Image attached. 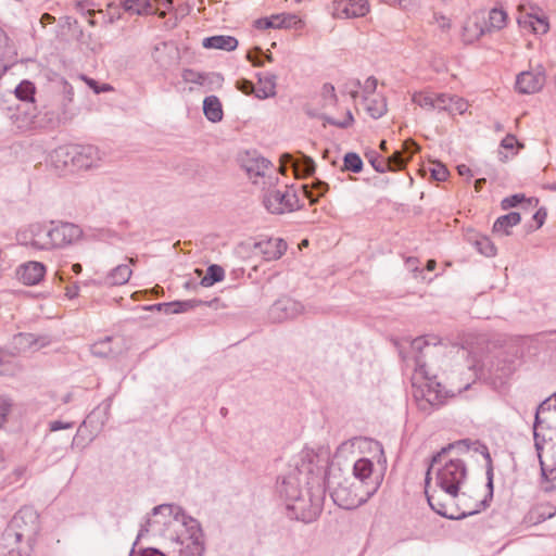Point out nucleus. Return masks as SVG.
I'll list each match as a JSON object with an SVG mask.
<instances>
[{
  "label": "nucleus",
  "mask_w": 556,
  "mask_h": 556,
  "mask_svg": "<svg viewBox=\"0 0 556 556\" xmlns=\"http://www.w3.org/2000/svg\"><path fill=\"white\" fill-rule=\"evenodd\" d=\"M330 464L329 457H320L313 450H303L290 464V470L277 482V492L286 502L300 496L305 489L323 484V469Z\"/></svg>",
  "instance_id": "f257e3e1"
},
{
  "label": "nucleus",
  "mask_w": 556,
  "mask_h": 556,
  "mask_svg": "<svg viewBox=\"0 0 556 556\" xmlns=\"http://www.w3.org/2000/svg\"><path fill=\"white\" fill-rule=\"evenodd\" d=\"M39 515L31 506H23L20 508L7 525L1 535V544L12 554L16 549V545L26 541L30 547L36 541L39 532Z\"/></svg>",
  "instance_id": "f03ea898"
},
{
  "label": "nucleus",
  "mask_w": 556,
  "mask_h": 556,
  "mask_svg": "<svg viewBox=\"0 0 556 556\" xmlns=\"http://www.w3.org/2000/svg\"><path fill=\"white\" fill-rule=\"evenodd\" d=\"M416 365L420 372L425 375V383L418 387L414 392V397L417 402L418 408L427 414L439 409L445 404V400L454 397L456 393L452 390L445 389L437 377H429L425 370L426 365L421 363L420 356H416Z\"/></svg>",
  "instance_id": "7ed1b4c3"
},
{
  "label": "nucleus",
  "mask_w": 556,
  "mask_h": 556,
  "mask_svg": "<svg viewBox=\"0 0 556 556\" xmlns=\"http://www.w3.org/2000/svg\"><path fill=\"white\" fill-rule=\"evenodd\" d=\"M323 484L320 485L323 498H325L326 491H329L330 496L336 505L343 509H354L361 506L366 500L358 497L357 494L349 485V480H341V475H336L329 464L323 469Z\"/></svg>",
  "instance_id": "20e7f679"
},
{
  "label": "nucleus",
  "mask_w": 556,
  "mask_h": 556,
  "mask_svg": "<svg viewBox=\"0 0 556 556\" xmlns=\"http://www.w3.org/2000/svg\"><path fill=\"white\" fill-rule=\"evenodd\" d=\"M323 505L324 498L320 486L305 489L303 494L287 503V516L290 519L309 523L319 517Z\"/></svg>",
  "instance_id": "39448f33"
},
{
  "label": "nucleus",
  "mask_w": 556,
  "mask_h": 556,
  "mask_svg": "<svg viewBox=\"0 0 556 556\" xmlns=\"http://www.w3.org/2000/svg\"><path fill=\"white\" fill-rule=\"evenodd\" d=\"M50 228L46 230V240L43 242L33 239L31 245L49 250L53 248H64L78 241L83 237V229L70 222L51 220Z\"/></svg>",
  "instance_id": "423d86ee"
},
{
  "label": "nucleus",
  "mask_w": 556,
  "mask_h": 556,
  "mask_svg": "<svg viewBox=\"0 0 556 556\" xmlns=\"http://www.w3.org/2000/svg\"><path fill=\"white\" fill-rule=\"evenodd\" d=\"M467 465L463 459H450L437 471V484L452 497L459 494L462 484L467 479Z\"/></svg>",
  "instance_id": "0eeeda50"
},
{
  "label": "nucleus",
  "mask_w": 556,
  "mask_h": 556,
  "mask_svg": "<svg viewBox=\"0 0 556 556\" xmlns=\"http://www.w3.org/2000/svg\"><path fill=\"white\" fill-rule=\"evenodd\" d=\"M54 157L62 160L65 166L72 163L79 169H89L100 160L99 149L91 144L60 147L54 150Z\"/></svg>",
  "instance_id": "6e6552de"
},
{
  "label": "nucleus",
  "mask_w": 556,
  "mask_h": 556,
  "mask_svg": "<svg viewBox=\"0 0 556 556\" xmlns=\"http://www.w3.org/2000/svg\"><path fill=\"white\" fill-rule=\"evenodd\" d=\"M173 516L174 520L180 521L182 525H188L190 522L194 521V518L186 513L184 507L177 505V504H161L152 508L151 515L152 516H159L162 515L164 520H152L151 517L148 515L144 519V522L141 525L140 530L138 532L137 539L135 541V544L146 534L149 532L150 528L155 525H167L166 516Z\"/></svg>",
  "instance_id": "1a4fd4ad"
},
{
  "label": "nucleus",
  "mask_w": 556,
  "mask_h": 556,
  "mask_svg": "<svg viewBox=\"0 0 556 556\" xmlns=\"http://www.w3.org/2000/svg\"><path fill=\"white\" fill-rule=\"evenodd\" d=\"M263 205L271 214H283L302 208L300 200L294 190L280 191L270 189L263 195Z\"/></svg>",
  "instance_id": "9d476101"
},
{
  "label": "nucleus",
  "mask_w": 556,
  "mask_h": 556,
  "mask_svg": "<svg viewBox=\"0 0 556 556\" xmlns=\"http://www.w3.org/2000/svg\"><path fill=\"white\" fill-rule=\"evenodd\" d=\"M304 311L301 302L283 295L277 299L268 309V318L273 323H282L300 316Z\"/></svg>",
  "instance_id": "9b49d317"
},
{
  "label": "nucleus",
  "mask_w": 556,
  "mask_h": 556,
  "mask_svg": "<svg viewBox=\"0 0 556 556\" xmlns=\"http://www.w3.org/2000/svg\"><path fill=\"white\" fill-rule=\"evenodd\" d=\"M22 114L24 115V119L29 121V122L33 118L39 117L42 115L43 117L41 121H45L46 125L50 128H55L59 125H61L62 123H65L70 118L67 109H64V108H62L61 111L60 110L55 111L48 106H43V109L41 111H39L38 115H36L27 110H22L21 105L16 106L15 113L10 115V117L20 119Z\"/></svg>",
  "instance_id": "f8f14e48"
},
{
  "label": "nucleus",
  "mask_w": 556,
  "mask_h": 556,
  "mask_svg": "<svg viewBox=\"0 0 556 556\" xmlns=\"http://www.w3.org/2000/svg\"><path fill=\"white\" fill-rule=\"evenodd\" d=\"M545 84V72L542 66L535 71H523L516 77L515 88L521 94L539 92Z\"/></svg>",
  "instance_id": "ddd939ff"
},
{
  "label": "nucleus",
  "mask_w": 556,
  "mask_h": 556,
  "mask_svg": "<svg viewBox=\"0 0 556 556\" xmlns=\"http://www.w3.org/2000/svg\"><path fill=\"white\" fill-rule=\"evenodd\" d=\"M302 25L301 18L293 13L273 14L254 21V27L257 29H300Z\"/></svg>",
  "instance_id": "4468645a"
},
{
  "label": "nucleus",
  "mask_w": 556,
  "mask_h": 556,
  "mask_svg": "<svg viewBox=\"0 0 556 556\" xmlns=\"http://www.w3.org/2000/svg\"><path fill=\"white\" fill-rule=\"evenodd\" d=\"M332 15L337 18L363 17L369 12L368 0H334Z\"/></svg>",
  "instance_id": "2eb2a0df"
},
{
  "label": "nucleus",
  "mask_w": 556,
  "mask_h": 556,
  "mask_svg": "<svg viewBox=\"0 0 556 556\" xmlns=\"http://www.w3.org/2000/svg\"><path fill=\"white\" fill-rule=\"evenodd\" d=\"M514 370L515 362L507 355L498 354L489 368V379H491L494 384H503Z\"/></svg>",
  "instance_id": "dca6fc26"
},
{
  "label": "nucleus",
  "mask_w": 556,
  "mask_h": 556,
  "mask_svg": "<svg viewBox=\"0 0 556 556\" xmlns=\"http://www.w3.org/2000/svg\"><path fill=\"white\" fill-rule=\"evenodd\" d=\"M46 266L40 262L30 261L20 265L15 275L25 286L38 285L45 277Z\"/></svg>",
  "instance_id": "f3484780"
},
{
  "label": "nucleus",
  "mask_w": 556,
  "mask_h": 556,
  "mask_svg": "<svg viewBox=\"0 0 556 556\" xmlns=\"http://www.w3.org/2000/svg\"><path fill=\"white\" fill-rule=\"evenodd\" d=\"M301 159L295 160L292 154L286 152L280 155V163L282 166H292L295 174L301 177L312 176L315 173L316 164L311 156L303 153L300 154Z\"/></svg>",
  "instance_id": "a211bd4d"
},
{
  "label": "nucleus",
  "mask_w": 556,
  "mask_h": 556,
  "mask_svg": "<svg viewBox=\"0 0 556 556\" xmlns=\"http://www.w3.org/2000/svg\"><path fill=\"white\" fill-rule=\"evenodd\" d=\"M266 261L279 260L287 251V242L281 238H268L254 244Z\"/></svg>",
  "instance_id": "6ab92c4d"
},
{
  "label": "nucleus",
  "mask_w": 556,
  "mask_h": 556,
  "mask_svg": "<svg viewBox=\"0 0 556 556\" xmlns=\"http://www.w3.org/2000/svg\"><path fill=\"white\" fill-rule=\"evenodd\" d=\"M131 269L126 264H121L114 267L104 278L102 279H93L91 283L94 286H122L128 282L131 277Z\"/></svg>",
  "instance_id": "aec40b11"
},
{
  "label": "nucleus",
  "mask_w": 556,
  "mask_h": 556,
  "mask_svg": "<svg viewBox=\"0 0 556 556\" xmlns=\"http://www.w3.org/2000/svg\"><path fill=\"white\" fill-rule=\"evenodd\" d=\"M238 45V39L229 35H215L205 37L202 40V47L205 49L224 50L227 52L236 50Z\"/></svg>",
  "instance_id": "412c9836"
},
{
  "label": "nucleus",
  "mask_w": 556,
  "mask_h": 556,
  "mask_svg": "<svg viewBox=\"0 0 556 556\" xmlns=\"http://www.w3.org/2000/svg\"><path fill=\"white\" fill-rule=\"evenodd\" d=\"M521 215L519 212H509L508 214L497 217L493 224V233L501 236H510L511 228L520 224Z\"/></svg>",
  "instance_id": "4be33fe9"
},
{
  "label": "nucleus",
  "mask_w": 556,
  "mask_h": 556,
  "mask_svg": "<svg viewBox=\"0 0 556 556\" xmlns=\"http://www.w3.org/2000/svg\"><path fill=\"white\" fill-rule=\"evenodd\" d=\"M256 78L260 87L255 91L257 99H267L276 96V80L277 76L271 73H256Z\"/></svg>",
  "instance_id": "5701e85b"
},
{
  "label": "nucleus",
  "mask_w": 556,
  "mask_h": 556,
  "mask_svg": "<svg viewBox=\"0 0 556 556\" xmlns=\"http://www.w3.org/2000/svg\"><path fill=\"white\" fill-rule=\"evenodd\" d=\"M270 161L263 156H251L247 153V159L242 160V167L249 177H258L265 175V169L269 167Z\"/></svg>",
  "instance_id": "b1692460"
},
{
  "label": "nucleus",
  "mask_w": 556,
  "mask_h": 556,
  "mask_svg": "<svg viewBox=\"0 0 556 556\" xmlns=\"http://www.w3.org/2000/svg\"><path fill=\"white\" fill-rule=\"evenodd\" d=\"M203 114L212 123H218L223 119L224 111L218 97L212 94L204 98Z\"/></svg>",
  "instance_id": "393cba45"
},
{
  "label": "nucleus",
  "mask_w": 556,
  "mask_h": 556,
  "mask_svg": "<svg viewBox=\"0 0 556 556\" xmlns=\"http://www.w3.org/2000/svg\"><path fill=\"white\" fill-rule=\"evenodd\" d=\"M126 12L137 15L154 14L157 10L154 0H123Z\"/></svg>",
  "instance_id": "a878e982"
},
{
  "label": "nucleus",
  "mask_w": 556,
  "mask_h": 556,
  "mask_svg": "<svg viewBox=\"0 0 556 556\" xmlns=\"http://www.w3.org/2000/svg\"><path fill=\"white\" fill-rule=\"evenodd\" d=\"M303 194L309 200L311 204H316L320 197L325 195L329 190V185L318 178L311 184L302 185Z\"/></svg>",
  "instance_id": "bb28decb"
},
{
  "label": "nucleus",
  "mask_w": 556,
  "mask_h": 556,
  "mask_svg": "<svg viewBox=\"0 0 556 556\" xmlns=\"http://www.w3.org/2000/svg\"><path fill=\"white\" fill-rule=\"evenodd\" d=\"M520 26H530L532 31L536 35H544L549 29L547 17L538 16L535 14L528 13L527 15L518 18Z\"/></svg>",
  "instance_id": "cd10ccee"
},
{
  "label": "nucleus",
  "mask_w": 556,
  "mask_h": 556,
  "mask_svg": "<svg viewBox=\"0 0 556 556\" xmlns=\"http://www.w3.org/2000/svg\"><path fill=\"white\" fill-rule=\"evenodd\" d=\"M485 478L486 494L484 495L483 500L476 504V508L471 510L472 515L486 509L491 505L494 496V466H490L488 469H485Z\"/></svg>",
  "instance_id": "c85d7f7f"
},
{
  "label": "nucleus",
  "mask_w": 556,
  "mask_h": 556,
  "mask_svg": "<svg viewBox=\"0 0 556 556\" xmlns=\"http://www.w3.org/2000/svg\"><path fill=\"white\" fill-rule=\"evenodd\" d=\"M219 301L218 298H214L211 301H203L200 299H190L184 301H173L170 314H180L191 309H194L198 306L206 305L208 307H213Z\"/></svg>",
  "instance_id": "c756f323"
},
{
  "label": "nucleus",
  "mask_w": 556,
  "mask_h": 556,
  "mask_svg": "<svg viewBox=\"0 0 556 556\" xmlns=\"http://www.w3.org/2000/svg\"><path fill=\"white\" fill-rule=\"evenodd\" d=\"M181 77L186 83H193L200 86L206 85V80L208 78H216L218 85H220L224 80L223 75L219 73H201L192 68H185L182 71Z\"/></svg>",
  "instance_id": "7c9ffc66"
},
{
  "label": "nucleus",
  "mask_w": 556,
  "mask_h": 556,
  "mask_svg": "<svg viewBox=\"0 0 556 556\" xmlns=\"http://www.w3.org/2000/svg\"><path fill=\"white\" fill-rule=\"evenodd\" d=\"M177 544L182 545L179 549V556H203L206 549L205 541H197V538H193V541L190 540L186 545L184 541L180 540V536L172 538Z\"/></svg>",
  "instance_id": "2f4dec72"
},
{
  "label": "nucleus",
  "mask_w": 556,
  "mask_h": 556,
  "mask_svg": "<svg viewBox=\"0 0 556 556\" xmlns=\"http://www.w3.org/2000/svg\"><path fill=\"white\" fill-rule=\"evenodd\" d=\"M425 493H426L427 502H428L429 506L431 507V509L444 518H447L451 520H462L468 516H472L471 510L462 511L459 514L448 513L446 509V506L443 503H441L439 501L435 502L434 496L429 494L427 491Z\"/></svg>",
  "instance_id": "473e14b6"
},
{
  "label": "nucleus",
  "mask_w": 556,
  "mask_h": 556,
  "mask_svg": "<svg viewBox=\"0 0 556 556\" xmlns=\"http://www.w3.org/2000/svg\"><path fill=\"white\" fill-rule=\"evenodd\" d=\"M35 84L28 79L22 80L14 89L15 99L25 102L26 104L35 102Z\"/></svg>",
  "instance_id": "72a5a7b5"
},
{
  "label": "nucleus",
  "mask_w": 556,
  "mask_h": 556,
  "mask_svg": "<svg viewBox=\"0 0 556 556\" xmlns=\"http://www.w3.org/2000/svg\"><path fill=\"white\" fill-rule=\"evenodd\" d=\"M367 101L366 111L374 119L382 117L387 113V100L382 96H376L371 99L365 97Z\"/></svg>",
  "instance_id": "f704fd0d"
},
{
  "label": "nucleus",
  "mask_w": 556,
  "mask_h": 556,
  "mask_svg": "<svg viewBox=\"0 0 556 556\" xmlns=\"http://www.w3.org/2000/svg\"><path fill=\"white\" fill-rule=\"evenodd\" d=\"M225 278V270L218 264H211L206 268L205 276L200 280V286L212 287L217 282L223 281Z\"/></svg>",
  "instance_id": "c9c22d12"
},
{
  "label": "nucleus",
  "mask_w": 556,
  "mask_h": 556,
  "mask_svg": "<svg viewBox=\"0 0 556 556\" xmlns=\"http://www.w3.org/2000/svg\"><path fill=\"white\" fill-rule=\"evenodd\" d=\"M112 337H105L94 342L90 348L91 354L97 357H114L117 352L112 348Z\"/></svg>",
  "instance_id": "e433bc0d"
},
{
  "label": "nucleus",
  "mask_w": 556,
  "mask_h": 556,
  "mask_svg": "<svg viewBox=\"0 0 556 556\" xmlns=\"http://www.w3.org/2000/svg\"><path fill=\"white\" fill-rule=\"evenodd\" d=\"M478 252L486 257L496 255V247L486 236L476 235L473 239H470Z\"/></svg>",
  "instance_id": "4c0bfd02"
},
{
  "label": "nucleus",
  "mask_w": 556,
  "mask_h": 556,
  "mask_svg": "<svg viewBox=\"0 0 556 556\" xmlns=\"http://www.w3.org/2000/svg\"><path fill=\"white\" fill-rule=\"evenodd\" d=\"M372 471L374 463L369 458L363 457L354 463L353 475L362 482H365L366 479H369Z\"/></svg>",
  "instance_id": "58836bf2"
},
{
  "label": "nucleus",
  "mask_w": 556,
  "mask_h": 556,
  "mask_svg": "<svg viewBox=\"0 0 556 556\" xmlns=\"http://www.w3.org/2000/svg\"><path fill=\"white\" fill-rule=\"evenodd\" d=\"M364 162L358 153L346 152L343 156V172L358 174L363 170Z\"/></svg>",
  "instance_id": "ea45409f"
},
{
  "label": "nucleus",
  "mask_w": 556,
  "mask_h": 556,
  "mask_svg": "<svg viewBox=\"0 0 556 556\" xmlns=\"http://www.w3.org/2000/svg\"><path fill=\"white\" fill-rule=\"evenodd\" d=\"M464 445L466 451L470 448V440L469 439H463V440H459L455 443H450L445 446H443L440 451H438L437 453H434L432 456H431V466H434L439 463H441L442 460V457L446 454H448L455 446H462Z\"/></svg>",
  "instance_id": "a19ab883"
},
{
  "label": "nucleus",
  "mask_w": 556,
  "mask_h": 556,
  "mask_svg": "<svg viewBox=\"0 0 556 556\" xmlns=\"http://www.w3.org/2000/svg\"><path fill=\"white\" fill-rule=\"evenodd\" d=\"M388 170H400L409 162V156L405 152L397 150L387 160Z\"/></svg>",
  "instance_id": "79ce46f5"
},
{
  "label": "nucleus",
  "mask_w": 556,
  "mask_h": 556,
  "mask_svg": "<svg viewBox=\"0 0 556 556\" xmlns=\"http://www.w3.org/2000/svg\"><path fill=\"white\" fill-rule=\"evenodd\" d=\"M60 87V93H59V102L62 108L67 109V105L72 103L73 97H74V88L73 86L65 80L64 78H61L59 81Z\"/></svg>",
  "instance_id": "37998d69"
},
{
  "label": "nucleus",
  "mask_w": 556,
  "mask_h": 556,
  "mask_svg": "<svg viewBox=\"0 0 556 556\" xmlns=\"http://www.w3.org/2000/svg\"><path fill=\"white\" fill-rule=\"evenodd\" d=\"M318 118L323 119L325 122V124H329V125H332V126H336V127H339L342 129L349 128L354 123V116L350 110H346L345 117L343 121H338L325 113H320V115H318Z\"/></svg>",
  "instance_id": "c03bdc74"
},
{
  "label": "nucleus",
  "mask_w": 556,
  "mask_h": 556,
  "mask_svg": "<svg viewBox=\"0 0 556 556\" xmlns=\"http://www.w3.org/2000/svg\"><path fill=\"white\" fill-rule=\"evenodd\" d=\"M525 201H527L529 203L534 201L535 204L539 203V199H536V198L527 199L523 193H515V194L504 198L501 201V207H502V210H509L511 207L518 206L519 204H521Z\"/></svg>",
  "instance_id": "a18cd8bd"
},
{
  "label": "nucleus",
  "mask_w": 556,
  "mask_h": 556,
  "mask_svg": "<svg viewBox=\"0 0 556 556\" xmlns=\"http://www.w3.org/2000/svg\"><path fill=\"white\" fill-rule=\"evenodd\" d=\"M441 340L438 336L434 334H428L424 337H418L412 341V349L416 351L417 353L421 354L424 348L428 345H438L440 344Z\"/></svg>",
  "instance_id": "49530a36"
},
{
  "label": "nucleus",
  "mask_w": 556,
  "mask_h": 556,
  "mask_svg": "<svg viewBox=\"0 0 556 556\" xmlns=\"http://www.w3.org/2000/svg\"><path fill=\"white\" fill-rule=\"evenodd\" d=\"M321 98L324 100L323 106H336L338 103V97L336 93L334 86L330 83H325L321 87Z\"/></svg>",
  "instance_id": "de8ad7c7"
},
{
  "label": "nucleus",
  "mask_w": 556,
  "mask_h": 556,
  "mask_svg": "<svg viewBox=\"0 0 556 556\" xmlns=\"http://www.w3.org/2000/svg\"><path fill=\"white\" fill-rule=\"evenodd\" d=\"M413 102L422 109L433 110L435 109L434 97L427 92H415L413 94Z\"/></svg>",
  "instance_id": "09e8293b"
},
{
  "label": "nucleus",
  "mask_w": 556,
  "mask_h": 556,
  "mask_svg": "<svg viewBox=\"0 0 556 556\" xmlns=\"http://www.w3.org/2000/svg\"><path fill=\"white\" fill-rule=\"evenodd\" d=\"M182 526L186 528V532L188 533V541H193V538H197V541H205L204 531L198 519L194 518L193 522Z\"/></svg>",
  "instance_id": "8fccbe9b"
},
{
  "label": "nucleus",
  "mask_w": 556,
  "mask_h": 556,
  "mask_svg": "<svg viewBox=\"0 0 556 556\" xmlns=\"http://www.w3.org/2000/svg\"><path fill=\"white\" fill-rule=\"evenodd\" d=\"M507 14L502 9H492L489 14L490 25L493 28L501 29L505 26Z\"/></svg>",
  "instance_id": "3c124183"
},
{
  "label": "nucleus",
  "mask_w": 556,
  "mask_h": 556,
  "mask_svg": "<svg viewBox=\"0 0 556 556\" xmlns=\"http://www.w3.org/2000/svg\"><path fill=\"white\" fill-rule=\"evenodd\" d=\"M81 79L87 84V86L96 93H104L108 91H112L113 87L110 84H100L93 78H90L86 75H81Z\"/></svg>",
  "instance_id": "603ef678"
},
{
  "label": "nucleus",
  "mask_w": 556,
  "mask_h": 556,
  "mask_svg": "<svg viewBox=\"0 0 556 556\" xmlns=\"http://www.w3.org/2000/svg\"><path fill=\"white\" fill-rule=\"evenodd\" d=\"M13 407V401L7 395H0V427L8 421V416Z\"/></svg>",
  "instance_id": "864d4df0"
},
{
  "label": "nucleus",
  "mask_w": 556,
  "mask_h": 556,
  "mask_svg": "<svg viewBox=\"0 0 556 556\" xmlns=\"http://www.w3.org/2000/svg\"><path fill=\"white\" fill-rule=\"evenodd\" d=\"M366 156L377 173L388 172L387 161L381 159V156L376 151L367 153Z\"/></svg>",
  "instance_id": "5fc2aeb1"
},
{
  "label": "nucleus",
  "mask_w": 556,
  "mask_h": 556,
  "mask_svg": "<svg viewBox=\"0 0 556 556\" xmlns=\"http://www.w3.org/2000/svg\"><path fill=\"white\" fill-rule=\"evenodd\" d=\"M546 217H547V210H546V207H544V206L540 207V208H539V210L533 214V216H532V219L535 222V225L533 226V225H531V224H530V225L527 227V229H526V230H527V232H532V231H534V230L540 229V228L544 225V223H545V220H546Z\"/></svg>",
  "instance_id": "6e6d98bb"
},
{
  "label": "nucleus",
  "mask_w": 556,
  "mask_h": 556,
  "mask_svg": "<svg viewBox=\"0 0 556 556\" xmlns=\"http://www.w3.org/2000/svg\"><path fill=\"white\" fill-rule=\"evenodd\" d=\"M263 55L264 51L261 47L256 46L248 51L247 60L251 62L253 66L260 67L264 65Z\"/></svg>",
  "instance_id": "4d7b16f0"
},
{
  "label": "nucleus",
  "mask_w": 556,
  "mask_h": 556,
  "mask_svg": "<svg viewBox=\"0 0 556 556\" xmlns=\"http://www.w3.org/2000/svg\"><path fill=\"white\" fill-rule=\"evenodd\" d=\"M473 444H475L473 451L476 453L481 454V456L485 460V469H488L490 466H493V460H492V457H491V454H490V451H489V447L486 446V444L483 442H480V441H476Z\"/></svg>",
  "instance_id": "13d9d810"
},
{
  "label": "nucleus",
  "mask_w": 556,
  "mask_h": 556,
  "mask_svg": "<svg viewBox=\"0 0 556 556\" xmlns=\"http://www.w3.org/2000/svg\"><path fill=\"white\" fill-rule=\"evenodd\" d=\"M552 407H553V405L551 404V399H546L542 403L539 404V406L536 407V410H535V416H534V422H533L534 430H536L538 427L544 422V420L540 417V414L543 412L549 410Z\"/></svg>",
  "instance_id": "bf43d9fd"
},
{
  "label": "nucleus",
  "mask_w": 556,
  "mask_h": 556,
  "mask_svg": "<svg viewBox=\"0 0 556 556\" xmlns=\"http://www.w3.org/2000/svg\"><path fill=\"white\" fill-rule=\"evenodd\" d=\"M236 88L247 96H250V94L255 96V91L257 90V88H255L254 84L247 78L238 79L236 81Z\"/></svg>",
  "instance_id": "052dcab7"
},
{
  "label": "nucleus",
  "mask_w": 556,
  "mask_h": 556,
  "mask_svg": "<svg viewBox=\"0 0 556 556\" xmlns=\"http://www.w3.org/2000/svg\"><path fill=\"white\" fill-rule=\"evenodd\" d=\"M448 176L447 168L442 163H437L434 167L431 168V177L438 181H444Z\"/></svg>",
  "instance_id": "680f3d73"
},
{
  "label": "nucleus",
  "mask_w": 556,
  "mask_h": 556,
  "mask_svg": "<svg viewBox=\"0 0 556 556\" xmlns=\"http://www.w3.org/2000/svg\"><path fill=\"white\" fill-rule=\"evenodd\" d=\"M515 146L523 147V144L519 143L517 137L513 134L506 135L500 143V147L506 150H513Z\"/></svg>",
  "instance_id": "e2e57ef3"
},
{
  "label": "nucleus",
  "mask_w": 556,
  "mask_h": 556,
  "mask_svg": "<svg viewBox=\"0 0 556 556\" xmlns=\"http://www.w3.org/2000/svg\"><path fill=\"white\" fill-rule=\"evenodd\" d=\"M403 152L406 153L407 156H409V160L412 156L419 151V146L417 142L413 139H406L403 143Z\"/></svg>",
  "instance_id": "0e129e2a"
},
{
  "label": "nucleus",
  "mask_w": 556,
  "mask_h": 556,
  "mask_svg": "<svg viewBox=\"0 0 556 556\" xmlns=\"http://www.w3.org/2000/svg\"><path fill=\"white\" fill-rule=\"evenodd\" d=\"M435 109L440 111L448 110L447 103L452 101V98L445 93H439L434 97Z\"/></svg>",
  "instance_id": "69168bd1"
},
{
  "label": "nucleus",
  "mask_w": 556,
  "mask_h": 556,
  "mask_svg": "<svg viewBox=\"0 0 556 556\" xmlns=\"http://www.w3.org/2000/svg\"><path fill=\"white\" fill-rule=\"evenodd\" d=\"M74 426V422H65L62 420H53L49 422V430L51 432L70 429Z\"/></svg>",
  "instance_id": "338daca9"
},
{
  "label": "nucleus",
  "mask_w": 556,
  "mask_h": 556,
  "mask_svg": "<svg viewBox=\"0 0 556 556\" xmlns=\"http://www.w3.org/2000/svg\"><path fill=\"white\" fill-rule=\"evenodd\" d=\"M378 80L374 76H369L363 86V91L368 94H372L377 88Z\"/></svg>",
  "instance_id": "774afa93"
}]
</instances>
